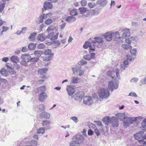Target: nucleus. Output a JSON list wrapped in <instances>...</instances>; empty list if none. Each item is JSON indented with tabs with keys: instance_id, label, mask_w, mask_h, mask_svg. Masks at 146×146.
I'll return each instance as SVG.
<instances>
[{
	"instance_id": "nucleus-1",
	"label": "nucleus",
	"mask_w": 146,
	"mask_h": 146,
	"mask_svg": "<svg viewBox=\"0 0 146 146\" xmlns=\"http://www.w3.org/2000/svg\"><path fill=\"white\" fill-rule=\"evenodd\" d=\"M137 121V117H126L123 121V125L124 127H127L133 123V122Z\"/></svg>"
},
{
	"instance_id": "nucleus-2",
	"label": "nucleus",
	"mask_w": 146,
	"mask_h": 146,
	"mask_svg": "<svg viewBox=\"0 0 146 146\" xmlns=\"http://www.w3.org/2000/svg\"><path fill=\"white\" fill-rule=\"evenodd\" d=\"M110 95L109 90L108 88L101 89L99 91L98 95L99 97L101 99L107 98Z\"/></svg>"
},
{
	"instance_id": "nucleus-3",
	"label": "nucleus",
	"mask_w": 146,
	"mask_h": 146,
	"mask_svg": "<svg viewBox=\"0 0 146 146\" xmlns=\"http://www.w3.org/2000/svg\"><path fill=\"white\" fill-rule=\"evenodd\" d=\"M93 44H95L98 48H100L102 44L104 42L103 38L101 37H96L94 38V40L92 41Z\"/></svg>"
},
{
	"instance_id": "nucleus-4",
	"label": "nucleus",
	"mask_w": 146,
	"mask_h": 146,
	"mask_svg": "<svg viewBox=\"0 0 146 146\" xmlns=\"http://www.w3.org/2000/svg\"><path fill=\"white\" fill-rule=\"evenodd\" d=\"M108 88L111 92H112L114 89H117L118 88V84L112 81H110L108 83Z\"/></svg>"
},
{
	"instance_id": "nucleus-5",
	"label": "nucleus",
	"mask_w": 146,
	"mask_h": 146,
	"mask_svg": "<svg viewBox=\"0 0 146 146\" xmlns=\"http://www.w3.org/2000/svg\"><path fill=\"white\" fill-rule=\"evenodd\" d=\"M119 31L123 32L122 34V37L123 38L128 37L130 36V34L129 29L126 28L121 29H119Z\"/></svg>"
},
{
	"instance_id": "nucleus-6",
	"label": "nucleus",
	"mask_w": 146,
	"mask_h": 146,
	"mask_svg": "<svg viewBox=\"0 0 146 146\" xmlns=\"http://www.w3.org/2000/svg\"><path fill=\"white\" fill-rule=\"evenodd\" d=\"M113 33L111 32H106L102 36L107 41H111L112 39Z\"/></svg>"
},
{
	"instance_id": "nucleus-7",
	"label": "nucleus",
	"mask_w": 146,
	"mask_h": 146,
	"mask_svg": "<svg viewBox=\"0 0 146 146\" xmlns=\"http://www.w3.org/2000/svg\"><path fill=\"white\" fill-rule=\"evenodd\" d=\"M84 96V93L83 92H80L75 93L74 96L75 99L77 101H81Z\"/></svg>"
},
{
	"instance_id": "nucleus-8",
	"label": "nucleus",
	"mask_w": 146,
	"mask_h": 146,
	"mask_svg": "<svg viewBox=\"0 0 146 146\" xmlns=\"http://www.w3.org/2000/svg\"><path fill=\"white\" fill-rule=\"evenodd\" d=\"M83 102L85 104L90 105L92 103V98L90 96H86L84 98Z\"/></svg>"
},
{
	"instance_id": "nucleus-9",
	"label": "nucleus",
	"mask_w": 146,
	"mask_h": 146,
	"mask_svg": "<svg viewBox=\"0 0 146 146\" xmlns=\"http://www.w3.org/2000/svg\"><path fill=\"white\" fill-rule=\"evenodd\" d=\"M66 90L69 96L72 95L75 92L74 87L72 86H68L66 88Z\"/></svg>"
},
{
	"instance_id": "nucleus-10",
	"label": "nucleus",
	"mask_w": 146,
	"mask_h": 146,
	"mask_svg": "<svg viewBox=\"0 0 146 146\" xmlns=\"http://www.w3.org/2000/svg\"><path fill=\"white\" fill-rule=\"evenodd\" d=\"M72 69L74 73H77L79 76H81L84 74V71L78 67L73 68Z\"/></svg>"
},
{
	"instance_id": "nucleus-11",
	"label": "nucleus",
	"mask_w": 146,
	"mask_h": 146,
	"mask_svg": "<svg viewBox=\"0 0 146 146\" xmlns=\"http://www.w3.org/2000/svg\"><path fill=\"white\" fill-rule=\"evenodd\" d=\"M51 123L50 121L47 120H44L42 121V124L43 126H46L45 129L46 130L49 129H50L51 127L49 125V124Z\"/></svg>"
},
{
	"instance_id": "nucleus-12",
	"label": "nucleus",
	"mask_w": 146,
	"mask_h": 146,
	"mask_svg": "<svg viewBox=\"0 0 146 146\" xmlns=\"http://www.w3.org/2000/svg\"><path fill=\"white\" fill-rule=\"evenodd\" d=\"M118 119L114 117H112L111 118L110 123L113 127H117L118 126Z\"/></svg>"
},
{
	"instance_id": "nucleus-13",
	"label": "nucleus",
	"mask_w": 146,
	"mask_h": 146,
	"mask_svg": "<svg viewBox=\"0 0 146 146\" xmlns=\"http://www.w3.org/2000/svg\"><path fill=\"white\" fill-rule=\"evenodd\" d=\"M76 141L77 143H78V144L82 143L84 141V138L82 135L77 134L76 135Z\"/></svg>"
},
{
	"instance_id": "nucleus-14",
	"label": "nucleus",
	"mask_w": 146,
	"mask_h": 146,
	"mask_svg": "<svg viewBox=\"0 0 146 146\" xmlns=\"http://www.w3.org/2000/svg\"><path fill=\"white\" fill-rule=\"evenodd\" d=\"M31 58L30 55L29 54H24L21 56L22 60L26 62H30Z\"/></svg>"
},
{
	"instance_id": "nucleus-15",
	"label": "nucleus",
	"mask_w": 146,
	"mask_h": 146,
	"mask_svg": "<svg viewBox=\"0 0 146 146\" xmlns=\"http://www.w3.org/2000/svg\"><path fill=\"white\" fill-rule=\"evenodd\" d=\"M46 38H47L46 36L44 34L41 33L38 35L36 39L37 40L40 41H43Z\"/></svg>"
},
{
	"instance_id": "nucleus-16",
	"label": "nucleus",
	"mask_w": 146,
	"mask_h": 146,
	"mask_svg": "<svg viewBox=\"0 0 146 146\" xmlns=\"http://www.w3.org/2000/svg\"><path fill=\"white\" fill-rule=\"evenodd\" d=\"M107 0H98L96 2V4L100 5L101 7H104L107 4Z\"/></svg>"
},
{
	"instance_id": "nucleus-17",
	"label": "nucleus",
	"mask_w": 146,
	"mask_h": 146,
	"mask_svg": "<svg viewBox=\"0 0 146 146\" xmlns=\"http://www.w3.org/2000/svg\"><path fill=\"white\" fill-rule=\"evenodd\" d=\"M46 86H42L40 87L37 88L35 92L36 93H42L44 92L46 90Z\"/></svg>"
},
{
	"instance_id": "nucleus-18",
	"label": "nucleus",
	"mask_w": 146,
	"mask_h": 146,
	"mask_svg": "<svg viewBox=\"0 0 146 146\" xmlns=\"http://www.w3.org/2000/svg\"><path fill=\"white\" fill-rule=\"evenodd\" d=\"M52 7V5L49 2H45L44 3V9L46 10L48 9H51Z\"/></svg>"
},
{
	"instance_id": "nucleus-19",
	"label": "nucleus",
	"mask_w": 146,
	"mask_h": 146,
	"mask_svg": "<svg viewBox=\"0 0 146 146\" xmlns=\"http://www.w3.org/2000/svg\"><path fill=\"white\" fill-rule=\"evenodd\" d=\"M39 100L40 102H43L47 97L46 94L44 92L40 94L38 96Z\"/></svg>"
},
{
	"instance_id": "nucleus-20",
	"label": "nucleus",
	"mask_w": 146,
	"mask_h": 146,
	"mask_svg": "<svg viewBox=\"0 0 146 146\" xmlns=\"http://www.w3.org/2000/svg\"><path fill=\"white\" fill-rule=\"evenodd\" d=\"M40 115V117L46 119H48L50 117V114L45 111L42 112Z\"/></svg>"
},
{
	"instance_id": "nucleus-21",
	"label": "nucleus",
	"mask_w": 146,
	"mask_h": 146,
	"mask_svg": "<svg viewBox=\"0 0 146 146\" xmlns=\"http://www.w3.org/2000/svg\"><path fill=\"white\" fill-rule=\"evenodd\" d=\"M117 118L121 121H123L126 117L125 116V113H118L116 115Z\"/></svg>"
},
{
	"instance_id": "nucleus-22",
	"label": "nucleus",
	"mask_w": 146,
	"mask_h": 146,
	"mask_svg": "<svg viewBox=\"0 0 146 146\" xmlns=\"http://www.w3.org/2000/svg\"><path fill=\"white\" fill-rule=\"evenodd\" d=\"M114 40L115 44H118L122 43L123 39L122 37L120 36L116 37L114 39Z\"/></svg>"
},
{
	"instance_id": "nucleus-23",
	"label": "nucleus",
	"mask_w": 146,
	"mask_h": 146,
	"mask_svg": "<svg viewBox=\"0 0 146 146\" xmlns=\"http://www.w3.org/2000/svg\"><path fill=\"white\" fill-rule=\"evenodd\" d=\"M10 60L13 63H17L19 62V59L18 57L15 55H13L10 58Z\"/></svg>"
},
{
	"instance_id": "nucleus-24",
	"label": "nucleus",
	"mask_w": 146,
	"mask_h": 146,
	"mask_svg": "<svg viewBox=\"0 0 146 146\" xmlns=\"http://www.w3.org/2000/svg\"><path fill=\"white\" fill-rule=\"evenodd\" d=\"M144 133V132L143 131H140L139 132L135 134L134 135V137L136 139L138 140L140 138H141L142 135Z\"/></svg>"
},
{
	"instance_id": "nucleus-25",
	"label": "nucleus",
	"mask_w": 146,
	"mask_h": 146,
	"mask_svg": "<svg viewBox=\"0 0 146 146\" xmlns=\"http://www.w3.org/2000/svg\"><path fill=\"white\" fill-rule=\"evenodd\" d=\"M102 121L105 124L108 125L110 122V123L111 120L110 117L107 116L103 118Z\"/></svg>"
},
{
	"instance_id": "nucleus-26",
	"label": "nucleus",
	"mask_w": 146,
	"mask_h": 146,
	"mask_svg": "<svg viewBox=\"0 0 146 146\" xmlns=\"http://www.w3.org/2000/svg\"><path fill=\"white\" fill-rule=\"evenodd\" d=\"M37 34L36 33H31L28 38L29 40L31 41H33L35 39V36Z\"/></svg>"
},
{
	"instance_id": "nucleus-27",
	"label": "nucleus",
	"mask_w": 146,
	"mask_h": 146,
	"mask_svg": "<svg viewBox=\"0 0 146 146\" xmlns=\"http://www.w3.org/2000/svg\"><path fill=\"white\" fill-rule=\"evenodd\" d=\"M0 72L1 74L3 76H7L8 75V73L7 71L4 68H2Z\"/></svg>"
},
{
	"instance_id": "nucleus-28",
	"label": "nucleus",
	"mask_w": 146,
	"mask_h": 146,
	"mask_svg": "<svg viewBox=\"0 0 146 146\" xmlns=\"http://www.w3.org/2000/svg\"><path fill=\"white\" fill-rule=\"evenodd\" d=\"M66 20L68 22H73L76 20V18L73 16H69L66 18Z\"/></svg>"
},
{
	"instance_id": "nucleus-29",
	"label": "nucleus",
	"mask_w": 146,
	"mask_h": 146,
	"mask_svg": "<svg viewBox=\"0 0 146 146\" xmlns=\"http://www.w3.org/2000/svg\"><path fill=\"white\" fill-rule=\"evenodd\" d=\"M48 70L47 68H44L39 69L38 70V73L41 75H43L46 73Z\"/></svg>"
},
{
	"instance_id": "nucleus-30",
	"label": "nucleus",
	"mask_w": 146,
	"mask_h": 146,
	"mask_svg": "<svg viewBox=\"0 0 146 146\" xmlns=\"http://www.w3.org/2000/svg\"><path fill=\"white\" fill-rule=\"evenodd\" d=\"M122 47L124 49L127 50H129L131 48V46L130 45L125 44H123Z\"/></svg>"
},
{
	"instance_id": "nucleus-31",
	"label": "nucleus",
	"mask_w": 146,
	"mask_h": 146,
	"mask_svg": "<svg viewBox=\"0 0 146 146\" xmlns=\"http://www.w3.org/2000/svg\"><path fill=\"white\" fill-rule=\"evenodd\" d=\"M45 14H44L43 15H41L38 18L39 23H42L43 21V20L46 19L45 16Z\"/></svg>"
},
{
	"instance_id": "nucleus-32",
	"label": "nucleus",
	"mask_w": 146,
	"mask_h": 146,
	"mask_svg": "<svg viewBox=\"0 0 146 146\" xmlns=\"http://www.w3.org/2000/svg\"><path fill=\"white\" fill-rule=\"evenodd\" d=\"M42 53V52L40 50H36L34 53L35 55L38 58H39Z\"/></svg>"
},
{
	"instance_id": "nucleus-33",
	"label": "nucleus",
	"mask_w": 146,
	"mask_h": 146,
	"mask_svg": "<svg viewBox=\"0 0 146 146\" xmlns=\"http://www.w3.org/2000/svg\"><path fill=\"white\" fill-rule=\"evenodd\" d=\"M36 44L31 43L29 44L28 46V48L30 50H34L36 48Z\"/></svg>"
},
{
	"instance_id": "nucleus-34",
	"label": "nucleus",
	"mask_w": 146,
	"mask_h": 146,
	"mask_svg": "<svg viewBox=\"0 0 146 146\" xmlns=\"http://www.w3.org/2000/svg\"><path fill=\"white\" fill-rule=\"evenodd\" d=\"M54 54H50L48 57H45L43 58V60L45 61H48L51 60Z\"/></svg>"
},
{
	"instance_id": "nucleus-35",
	"label": "nucleus",
	"mask_w": 146,
	"mask_h": 146,
	"mask_svg": "<svg viewBox=\"0 0 146 146\" xmlns=\"http://www.w3.org/2000/svg\"><path fill=\"white\" fill-rule=\"evenodd\" d=\"M45 128L44 127H40L39 129H37V133L38 134L41 133L43 134L44 132Z\"/></svg>"
},
{
	"instance_id": "nucleus-36",
	"label": "nucleus",
	"mask_w": 146,
	"mask_h": 146,
	"mask_svg": "<svg viewBox=\"0 0 146 146\" xmlns=\"http://www.w3.org/2000/svg\"><path fill=\"white\" fill-rule=\"evenodd\" d=\"M79 10L81 14H84L87 11V9L84 7L80 8Z\"/></svg>"
},
{
	"instance_id": "nucleus-37",
	"label": "nucleus",
	"mask_w": 146,
	"mask_h": 146,
	"mask_svg": "<svg viewBox=\"0 0 146 146\" xmlns=\"http://www.w3.org/2000/svg\"><path fill=\"white\" fill-rule=\"evenodd\" d=\"M92 44L89 41H86L83 45V48H84L86 49L88 47H89L90 46H91Z\"/></svg>"
},
{
	"instance_id": "nucleus-38",
	"label": "nucleus",
	"mask_w": 146,
	"mask_h": 146,
	"mask_svg": "<svg viewBox=\"0 0 146 146\" xmlns=\"http://www.w3.org/2000/svg\"><path fill=\"white\" fill-rule=\"evenodd\" d=\"M77 9H73L71 10L70 12V14L71 15L74 16L77 14Z\"/></svg>"
},
{
	"instance_id": "nucleus-39",
	"label": "nucleus",
	"mask_w": 146,
	"mask_h": 146,
	"mask_svg": "<svg viewBox=\"0 0 146 146\" xmlns=\"http://www.w3.org/2000/svg\"><path fill=\"white\" fill-rule=\"evenodd\" d=\"M37 108L38 109V111H41L44 110V107L43 104H41L37 106Z\"/></svg>"
},
{
	"instance_id": "nucleus-40",
	"label": "nucleus",
	"mask_w": 146,
	"mask_h": 146,
	"mask_svg": "<svg viewBox=\"0 0 146 146\" xmlns=\"http://www.w3.org/2000/svg\"><path fill=\"white\" fill-rule=\"evenodd\" d=\"M72 78L71 82L72 84H76L78 83L79 80V79L78 77H72Z\"/></svg>"
},
{
	"instance_id": "nucleus-41",
	"label": "nucleus",
	"mask_w": 146,
	"mask_h": 146,
	"mask_svg": "<svg viewBox=\"0 0 146 146\" xmlns=\"http://www.w3.org/2000/svg\"><path fill=\"white\" fill-rule=\"evenodd\" d=\"M95 44H93V43L92 44L91 46H90L89 47L90 52H94L95 50Z\"/></svg>"
},
{
	"instance_id": "nucleus-42",
	"label": "nucleus",
	"mask_w": 146,
	"mask_h": 146,
	"mask_svg": "<svg viewBox=\"0 0 146 146\" xmlns=\"http://www.w3.org/2000/svg\"><path fill=\"white\" fill-rule=\"evenodd\" d=\"M96 5L95 3H93L91 2L89 3L88 4V6L90 9L94 8Z\"/></svg>"
},
{
	"instance_id": "nucleus-43",
	"label": "nucleus",
	"mask_w": 146,
	"mask_h": 146,
	"mask_svg": "<svg viewBox=\"0 0 146 146\" xmlns=\"http://www.w3.org/2000/svg\"><path fill=\"white\" fill-rule=\"evenodd\" d=\"M2 31L1 32L0 35H3V32H6L9 29V28L7 27L3 26L2 27Z\"/></svg>"
},
{
	"instance_id": "nucleus-44",
	"label": "nucleus",
	"mask_w": 146,
	"mask_h": 146,
	"mask_svg": "<svg viewBox=\"0 0 146 146\" xmlns=\"http://www.w3.org/2000/svg\"><path fill=\"white\" fill-rule=\"evenodd\" d=\"M142 126L143 128L145 127L144 130L146 131V118L144 119L141 123Z\"/></svg>"
},
{
	"instance_id": "nucleus-45",
	"label": "nucleus",
	"mask_w": 146,
	"mask_h": 146,
	"mask_svg": "<svg viewBox=\"0 0 146 146\" xmlns=\"http://www.w3.org/2000/svg\"><path fill=\"white\" fill-rule=\"evenodd\" d=\"M52 54H54L52 53V50L50 49H47L44 52V54L45 55H49Z\"/></svg>"
},
{
	"instance_id": "nucleus-46",
	"label": "nucleus",
	"mask_w": 146,
	"mask_h": 146,
	"mask_svg": "<svg viewBox=\"0 0 146 146\" xmlns=\"http://www.w3.org/2000/svg\"><path fill=\"white\" fill-rule=\"evenodd\" d=\"M39 59V58L37 57H34L30 58V61L31 62L33 63L36 62Z\"/></svg>"
},
{
	"instance_id": "nucleus-47",
	"label": "nucleus",
	"mask_w": 146,
	"mask_h": 146,
	"mask_svg": "<svg viewBox=\"0 0 146 146\" xmlns=\"http://www.w3.org/2000/svg\"><path fill=\"white\" fill-rule=\"evenodd\" d=\"M79 144L76 141H72L70 143V146H78Z\"/></svg>"
},
{
	"instance_id": "nucleus-48",
	"label": "nucleus",
	"mask_w": 146,
	"mask_h": 146,
	"mask_svg": "<svg viewBox=\"0 0 146 146\" xmlns=\"http://www.w3.org/2000/svg\"><path fill=\"white\" fill-rule=\"evenodd\" d=\"M27 28L26 27H24L22 28L21 31H20L19 33H17V35H19L21 34V33H25V31H27Z\"/></svg>"
},
{
	"instance_id": "nucleus-49",
	"label": "nucleus",
	"mask_w": 146,
	"mask_h": 146,
	"mask_svg": "<svg viewBox=\"0 0 146 146\" xmlns=\"http://www.w3.org/2000/svg\"><path fill=\"white\" fill-rule=\"evenodd\" d=\"M52 22V20L50 19H48L45 21V23L47 25H49Z\"/></svg>"
},
{
	"instance_id": "nucleus-50",
	"label": "nucleus",
	"mask_w": 146,
	"mask_h": 146,
	"mask_svg": "<svg viewBox=\"0 0 146 146\" xmlns=\"http://www.w3.org/2000/svg\"><path fill=\"white\" fill-rule=\"evenodd\" d=\"M54 27L53 25H51L48 27L47 30L48 32H49L51 31L54 30Z\"/></svg>"
},
{
	"instance_id": "nucleus-51",
	"label": "nucleus",
	"mask_w": 146,
	"mask_h": 146,
	"mask_svg": "<svg viewBox=\"0 0 146 146\" xmlns=\"http://www.w3.org/2000/svg\"><path fill=\"white\" fill-rule=\"evenodd\" d=\"M130 51L131 54L132 56H135L137 50L135 49H133L131 50Z\"/></svg>"
},
{
	"instance_id": "nucleus-52",
	"label": "nucleus",
	"mask_w": 146,
	"mask_h": 146,
	"mask_svg": "<svg viewBox=\"0 0 146 146\" xmlns=\"http://www.w3.org/2000/svg\"><path fill=\"white\" fill-rule=\"evenodd\" d=\"M70 119L72 120L76 123H77L79 121L77 117L75 116L71 117Z\"/></svg>"
},
{
	"instance_id": "nucleus-53",
	"label": "nucleus",
	"mask_w": 146,
	"mask_h": 146,
	"mask_svg": "<svg viewBox=\"0 0 146 146\" xmlns=\"http://www.w3.org/2000/svg\"><path fill=\"white\" fill-rule=\"evenodd\" d=\"M87 62L86 61H84L83 60H81L77 64V66H78V64H80L81 65H84L86 64H87Z\"/></svg>"
},
{
	"instance_id": "nucleus-54",
	"label": "nucleus",
	"mask_w": 146,
	"mask_h": 146,
	"mask_svg": "<svg viewBox=\"0 0 146 146\" xmlns=\"http://www.w3.org/2000/svg\"><path fill=\"white\" fill-rule=\"evenodd\" d=\"M139 80L137 78L134 77L132 78L130 80V82H136Z\"/></svg>"
},
{
	"instance_id": "nucleus-55",
	"label": "nucleus",
	"mask_w": 146,
	"mask_h": 146,
	"mask_svg": "<svg viewBox=\"0 0 146 146\" xmlns=\"http://www.w3.org/2000/svg\"><path fill=\"white\" fill-rule=\"evenodd\" d=\"M31 143L30 145L32 146H36L38 145L37 142L34 140H32Z\"/></svg>"
},
{
	"instance_id": "nucleus-56",
	"label": "nucleus",
	"mask_w": 146,
	"mask_h": 146,
	"mask_svg": "<svg viewBox=\"0 0 146 146\" xmlns=\"http://www.w3.org/2000/svg\"><path fill=\"white\" fill-rule=\"evenodd\" d=\"M126 57H127V60L129 61H131L132 60H134V59L133 58H132L131 56L129 54L127 55Z\"/></svg>"
},
{
	"instance_id": "nucleus-57",
	"label": "nucleus",
	"mask_w": 146,
	"mask_h": 146,
	"mask_svg": "<svg viewBox=\"0 0 146 146\" xmlns=\"http://www.w3.org/2000/svg\"><path fill=\"white\" fill-rule=\"evenodd\" d=\"M5 7V3L1 4L0 5V13H1Z\"/></svg>"
},
{
	"instance_id": "nucleus-58",
	"label": "nucleus",
	"mask_w": 146,
	"mask_h": 146,
	"mask_svg": "<svg viewBox=\"0 0 146 146\" xmlns=\"http://www.w3.org/2000/svg\"><path fill=\"white\" fill-rule=\"evenodd\" d=\"M45 47V45L43 44H40L38 45V48L40 49H43Z\"/></svg>"
},
{
	"instance_id": "nucleus-59",
	"label": "nucleus",
	"mask_w": 146,
	"mask_h": 146,
	"mask_svg": "<svg viewBox=\"0 0 146 146\" xmlns=\"http://www.w3.org/2000/svg\"><path fill=\"white\" fill-rule=\"evenodd\" d=\"M140 82L142 85L146 84V77L142 79L140 81Z\"/></svg>"
},
{
	"instance_id": "nucleus-60",
	"label": "nucleus",
	"mask_w": 146,
	"mask_h": 146,
	"mask_svg": "<svg viewBox=\"0 0 146 146\" xmlns=\"http://www.w3.org/2000/svg\"><path fill=\"white\" fill-rule=\"evenodd\" d=\"M81 3L82 6H86L87 4V1L86 0H82Z\"/></svg>"
},
{
	"instance_id": "nucleus-61",
	"label": "nucleus",
	"mask_w": 146,
	"mask_h": 146,
	"mask_svg": "<svg viewBox=\"0 0 146 146\" xmlns=\"http://www.w3.org/2000/svg\"><path fill=\"white\" fill-rule=\"evenodd\" d=\"M58 34H59L58 33H57L56 35H54L50 38V40H55L56 39L58 38Z\"/></svg>"
},
{
	"instance_id": "nucleus-62",
	"label": "nucleus",
	"mask_w": 146,
	"mask_h": 146,
	"mask_svg": "<svg viewBox=\"0 0 146 146\" xmlns=\"http://www.w3.org/2000/svg\"><path fill=\"white\" fill-rule=\"evenodd\" d=\"M54 34V33L53 32H52L49 33L48 36H46L47 38H49L52 36Z\"/></svg>"
},
{
	"instance_id": "nucleus-63",
	"label": "nucleus",
	"mask_w": 146,
	"mask_h": 146,
	"mask_svg": "<svg viewBox=\"0 0 146 146\" xmlns=\"http://www.w3.org/2000/svg\"><path fill=\"white\" fill-rule=\"evenodd\" d=\"M83 58L86 60L89 61L90 60V55H84Z\"/></svg>"
},
{
	"instance_id": "nucleus-64",
	"label": "nucleus",
	"mask_w": 146,
	"mask_h": 146,
	"mask_svg": "<svg viewBox=\"0 0 146 146\" xmlns=\"http://www.w3.org/2000/svg\"><path fill=\"white\" fill-rule=\"evenodd\" d=\"M128 96H133L134 97H137V95L136 94L135 92H133L129 93Z\"/></svg>"
}]
</instances>
